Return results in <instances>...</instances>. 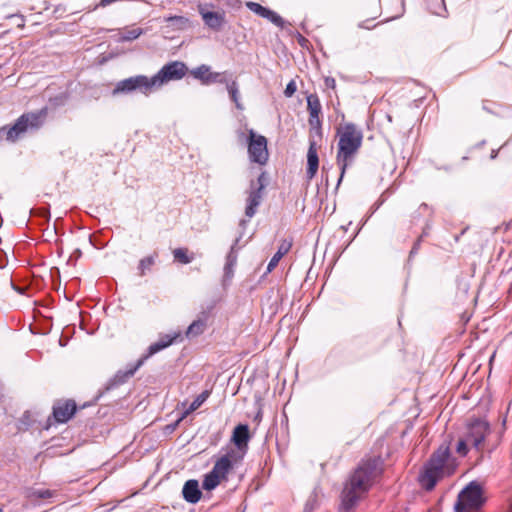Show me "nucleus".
I'll list each match as a JSON object with an SVG mask.
<instances>
[{"mask_svg": "<svg viewBox=\"0 0 512 512\" xmlns=\"http://www.w3.org/2000/svg\"><path fill=\"white\" fill-rule=\"evenodd\" d=\"M182 496L184 500L190 504H196L199 502L202 492L199 488L198 481L195 479L186 481L182 489Z\"/></svg>", "mask_w": 512, "mask_h": 512, "instance_id": "2eb2a0df", "label": "nucleus"}, {"mask_svg": "<svg viewBox=\"0 0 512 512\" xmlns=\"http://www.w3.org/2000/svg\"><path fill=\"white\" fill-rule=\"evenodd\" d=\"M238 243V239L231 246V249L226 257V264L224 266V276L226 279H230L233 276V268L237 262V253L235 247Z\"/></svg>", "mask_w": 512, "mask_h": 512, "instance_id": "412c9836", "label": "nucleus"}, {"mask_svg": "<svg viewBox=\"0 0 512 512\" xmlns=\"http://www.w3.org/2000/svg\"><path fill=\"white\" fill-rule=\"evenodd\" d=\"M296 89H297V87H296L295 82L294 81H290L287 84V86H286V88L284 90L285 96L286 97H291L296 92Z\"/></svg>", "mask_w": 512, "mask_h": 512, "instance_id": "f704fd0d", "label": "nucleus"}, {"mask_svg": "<svg viewBox=\"0 0 512 512\" xmlns=\"http://www.w3.org/2000/svg\"><path fill=\"white\" fill-rule=\"evenodd\" d=\"M222 479L212 470L205 476L202 487L204 490L210 491L218 486Z\"/></svg>", "mask_w": 512, "mask_h": 512, "instance_id": "b1692460", "label": "nucleus"}, {"mask_svg": "<svg viewBox=\"0 0 512 512\" xmlns=\"http://www.w3.org/2000/svg\"><path fill=\"white\" fill-rule=\"evenodd\" d=\"M207 318L208 315L206 313H202V316L199 319L193 321L189 325L186 331V336L188 338H192L201 335L206 329Z\"/></svg>", "mask_w": 512, "mask_h": 512, "instance_id": "6ab92c4d", "label": "nucleus"}, {"mask_svg": "<svg viewBox=\"0 0 512 512\" xmlns=\"http://www.w3.org/2000/svg\"><path fill=\"white\" fill-rule=\"evenodd\" d=\"M164 20H165V22L172 23L173 25H176L179 28L184 27L188 22L187 18H185L183 16H176V15L166 17V18H164Z\"/></svg>", "mask_w": 512, "mask_h": 512, "instance_id": "473e14b6", "label": "nucleus"}, {"mask_svg": "<svg viewBox=\"0 0 512 512\" xmlns=\"http://www.w3.org/2000/svg\"><path fill=\"white\" fill-rule=\"evenodd\" d=\"M155 258H156V254L145 257L140 260L139 265H138L140 275H144L146 273V271L149 270L154 265Z\"/></svg>", "mask_w": 512, "mask_h": 512, "instance_id": "cd10ccee", "label": "nucleus"}, {"mask_svg": "<svg viewBox=\"0 0 512 512\" xmlns=\"http://www.w3.org/2000/svg\"><path fill=\"white\" fill-rule=\"evenodd\" d=\"M326 85L328 87L334 88L335 87V80L333 78H326Z\"/></svg>", "mask_w": 512, "mask_h": 512, "instance_id": "c9c22d12", "label": "nucleus"}, {"mask_svg": "<svg viewBox=\"0 0 512 512\" xmlns=\"http://www.w3.org/2000/svg\"><path fill=\"white\" fill-rule=\"evenodd\" d=\"M76 411V404L72 400L58 403L53 408V415L57 422L64 423L68 421Z\"/></svg>", "mask_w": 512, "mask_h": 512, "instance_id": "4468645a", "label": "nucleus"}, {"mask_svg": "<svg viewBox=\"0 0 512 512\" xmlns=\"http://www.w3.org/2000/svg\"><path fill=\"white\" fill-rule=\"evenodd\" d=\"M186 72L187 67L183 62L173 61L164 65L149 81L152 83L153 89H158L169 81L182 79Z\"/></svg>", "mask_w": 512, "mask_h": 512, "instance_id": "0eeeda50", "label": "nucleus"}, {"mask_svg": "<svg viewBox=\"0 0 512 512\" xmlns=\"http://www.w3.org/2000/svg\"><path fill=\"white\" fill-rule=\"evenodd\" d=\"M10 285H11V286H12V287L17 291V292H19V293H22V292H23V291H22V289L16 288V287L14 286L13 282H10Z\"/></svg>", "mask_w": 512, "mask_h": 512, "instance_id": "e433bc0d", "label": "nucleus"}, {"mask_svg": "<svg viewBox=\"0 0 512 512\" xmlns=\"http://www.w3.org/2000/svg\"><path fill=\"white\" fill-rule=\"evenodd\" d=\"M241 461L242 455L237 453L235 449H229L215 462L212 471L224 480L234 466Z\"/></svg>", "mask_w": 512, "mask_h": 512, "instance_id": "f8f14e48", "label": "nucleus"}, {"mask_svg": "<svg viewBox=\"0 0 512 512\" xmlns=\"http://www.w3.org/2000/svg\"><path fill=\"white\" fill-rule=\"evenodd\" d=\"M263 18L267 19L268 21H270L271 23H273L274 25H276L279 28L284 27L283 18L280 15H278L276 12H274L270 9L267 10V12L263 16Z\"/></svg>", "mask_w": 512, "mask_h": 512, "instance_id": "c756f323", "label": "nucleus"}, {"mask_svg": "<svg viewBox=\"0 0 512 512\" xmlns=\"http://www.w3.org/2000/svg\"><path fill=\"white\" fill-rule=\"evenodd\" d=\"M240 224L244 225L245 224V220H241Z\"/></svg>", "mask_w": 512, "mask_h": 512, "instance_id": "58836bf2", "label": "nucleus"}, {"mask_svg": "<svg viewBox=\"0 0 512 512\" xmlns=\"http://www.w3.org/2000/svg\"><path fill=\"white\" fill-rule=\"evenodd\" d=\"M248 154L250 161L259 165H265L269 157L267 139L252 129L249 131Z\"/></svg>", "mask_w": 512, "mask_h": 512, "instance_id": "9d476101", "label": "nucleus"}, {"mask_svg": "<svg viewBox=\"0 0 512 512\" xmlns=\"http://www.w3.org/2000/svg\"><path fill=\"white\" fill-rule=\"evenodd\" d=\"M338 136L337 164L341 171L340 183L347 167L352 163L355 154L361 147L363 135L356 125L348 123L338 131Z\"/></svg>", "mask_w": 512, "mask_h": 512, "instance_id": "f03ea898", "label": "nucleus"}, {"mask_svg": "<svg viewBox=\"0 0 512 512\" xmlns=\"http://www.w3.org/2000/svg\"><path fill=\"white\" fill-rule=\"evenodd\" d=\"M382 472V461L379 457L363 461L355 470L349 483L342 492L341 510L350 511L361 496L370 488L373 480Z\"/></svg>", "mask_w": 512, "mask_h": 512, "instance_id": "f257e3e1", "label": "nucleus"}, {"mask_svg": "<svg viewBox=\"0 0 512 512\" xmlns=\"http://www.w3.org/2000/svg\"><path fill=\"white\" fill-rule=\"evenodd\" d=\"M469 446H471V444L462 436L456 445V452L460 456H466L469 451Z\"/></svg>", "mask_w": 512, "mask_h": 512, "instance_id": "2f4dec72", "label": "nucleus"}, {"mask_svg": "<svg viewBox=\"0 0 512 512\" xmlns=\"http://www.w3.org/2000/svg\"><path fill=\"white\" fill-rule=\"evenodd\" d=\"M250 439V433H249V427L246 424H239L237 425L232 434V442L236 446V452L242 455V458L244 457L247 449H248V442Z\"/></svg>", "mask_w": 512, "mask_h": 512, "instance_id": "ddd939ff", "label": "nucleus"}, {"mask_svg": "<svg viewBox=\"0 0 512 512\" xmlns=\"http://www.w3.org/2000/svg\"><path fill=\"white\" fill-rule=\"evenodd\" d=\"M53 492L48 489H37L33 491V496L41 499H46L52 497Z\"/></svg>", "mask_w": 512, "mask_h": 512, "instance_id": "72a5a7b5", "label": "nucleus"}, {"mask_svg": "<svg viewBox=\"0 0 512 512\" xmlns=\"http://www.w3.org/2000/svg\"><path fill=\"white\" fill-rule=\"evenodd\" d=\"M319 158L317 154V148L315 141H310L308 153H307V177L312 179L318 170Z\"/></svg>", "mask_w": 512, "mask_h": 512, "instance_id": "f3484780", "label": "nucleus"}, {"mask_svg": "<svg viewBox=\"0 0 512 512\" xmlns=\"http://www.w3.org/2000/svg\"><path fill=\"white\" fill-rule=\"evenodd\" d=\"M225 74H226L225 72L224 73L211 72L210 74H208V78H206V85H209L212 83H222V84L227 85V82H230V81L226 79Z\"/></svg>", "mask_w": 512, "mask_h": 512, "instance_id": "c85d7f7f", "label": "nucleus"}, {"mask_svg": "<svg viewBox=\"0 0 512 512\" xmlns=\"http://www.w3.org/2000/svg\"><path fill=\"white\" fill-rule=\"evenodd\" d=\"M143 34V30L141 28H132L127 29L121 34V41H132L137 39L140 35Z\"/></svg>", "mask_w": 512, "mask_h": 512, "instance_id": "bb28decb", "label": "nucleus"}, {"mask_svg": "<svg viewBox=\"0 0 512 512\" xmlns=\"http://www.w3.org/2000/svg\"><path fill=\"white\" fill-rule=\"evenodd\" d=\"M307 107L309 111V123L314 126L319 124V114L321 112V103L316 95L307 97Z\"/></svg>", "mask_w": 512, "mask_h": 512, "instance_id": "a211bd4d", "label": "nucleus"}, {"mask_svg": "<svg viewBox=\"0 0 512 512\" xmlns=\"http://www.w3.org/2000/svg\"><path fill=\"white\" fill-rule=\"evenodd\" d=\"M450 447L442 444L430 457L424 466V471L420 475V482L426 490H432L437 481L445 474H450L452 469Z\"/></svg>", "mask_w": 512, "mask_h": 512, "instance_id": "7ed1b4c3", "label": "nucleus"}, {"mask_svg": "<svg viewBox=\"0 0 512 512\" xmlns=\"http://www.w3.org/2000/svg\"><path fill=\"white\" fill-rule=\"evenodd\" d=\"M226 89L230 95L231 100L235 103L238 110H243V104L240 102L239 86L235 80L227 82Z\"/></svg>", "mask_w": 512, "mask_h": 512, "instance_id": "4be33fe9", "label": "nucleus"}, {"mask_svg": "<svg viewBox=\"0 0 512 512\" xmlns=\"http://www.w3.org/2000/svg\"><path fill=\"white\" fill-rule=\"evenodd\" d=\"M484 501L481 486L473 481L458 494L454 509L456 512H480Z\"/></svg>", "mask_w": 512, "mask_h": 512, "instance_id": "423d86ee", "label": "nucleus"}, {"mask_svg": "<svg viewBox=\"0 0 512 512\" xmlns=\"http://www.w3.org/2000/svg\"><path fill=\"white\" fill-rule=\"evenodd\" d=\"M181 336L180 332H173L170 334L161 335L158 341L152 343L148 349L147 353L144 354L137 362L136 364L125 370V371H118L115 375V380L117 383H124L127 379L132 377L135 372L145 363L147 359H149L154 354L160 352L161 350L169 347L172 345L179 337Z\"/></svg>", "mask_w": 512, "mask_h": 512, "instance_id": "39448f33", "label": "nucleus"}, {"mask_svg": "<svg viewBox=\"0 0 512 512\" xmlns=\"http://www.w3.org/2000/svg\"><path fill=\"white\" fill-rule=\"evenodd\" d=\"M0 512H3L1 508H0Z\"/></svg>", "mask_w": 512, "mask_h": 512, "instance_id": "ea45409f", "label": "nucleus"}, {"mask_svg": "<svg viewBox=\"0 0 512 512\" xmlns=\"http://www.w3.org/2000/svg\"><path fill=\"white\" fill-rule=\"evenodd\" d=\"M496 156H497V152L493 150L491 153V159L496 158Z\"/></svg>", "mask_w": 512, "mask_h": 512, "instance_id": "4c0bfd02", "label": "nucleus"}, {"mask_svg": "<svg viewBox=\"0 0 512 512\" xmlns=\"http://www.w3.org/2000/svg\"><path fill=\"white\" fill-rule=\"evenodd\" d=\"M291 246H292V244H291L290 241H286V240L282 241V243L278 247L277 252L274 254V256L271 258V260L268 263V266H267V272L268 273L271 272L277 266V264L279 263L281 258L286 253H288V251L290 250Z\"/></svg>", "mask_w": 512, "mask_h": 512, "instance_id": "aec40b11", "label": "nucleus"}, {"mask_svg": "<svg viewBox=\"0 0 512 512\" xmlns=\"http://www.w3.org/2000/svg\"><path fill=\"white\" fill-rule=\"evenodd\" d=\"M45 117V109L35 113L23 114L12 127L0 129V138L5 135L8 141L14 142L25 133L38 129L43 124Z\"/></svg>", "mask_w": 512, "mask_h": 512, "instance_id": "20e7f679", "label": "nucleus"}, {"mask_svg": "<svg viewBox=\"0 0 512 512\" xmlns=\"http://www.w3.org/2000/svg\"><path fill=\"white\" fill-rule=\"evenodd\" d=\"M210 67L207 65H201L191 71V74L194 78L201 80V82L206 85V78H208V74H210Z\"/></svg>", "mask_w": 512, "mask_h": 512, "instance_id": "a878e982", "label": "nucleus"}, {"mask_svg": "<svg viewBox=\"0 0 512 512\" xmlns=\"http://www.w3.org/2000/svg\"><path fill=\"white\" fill-rule=\"evenodd\" d=\"M173 256L175 260L182 264H189L193 261L194 257L192 255H188V250L186 248H176L173 250Z\"/></svg>", "mask_w": 512, "mask_h": 512, "instance_id": "393cba45", "label": "nucleus"}, {"mask_svg": "<svg viewBox=\"0 0 512 512\" xmlns=\"http://www.w3.org/2000/svg\"><path fill=\"white\" fill-rule=\"evenodd\" d=\"M489 433L490 426L488 422L482 419H473L467 424L463 437L468 440L471 447L475 448L477 451H481Z\"/></svg>", "mask_w": 512, "mask_h": 512, "instance_id": "6e6552de", "label": "nucleus"}, {"mask_svg": "<svg viewBox=\"0 0 512 512\" xmlns=\"http://www.w3.org/2000/svg\"><path fill=\"white\" fill-rule=\"evenodd\" d=\"M149 80L151 79L145 75H137L126 78L124 80L119 81L116 84V87L113 89L112 94H126L138 90L141 93L147 95L154 90L152 83Z\"/></svg>", "mask_w": 512, "mask_h": 512, "instance_id": "1a4fd4ad", "label": "nucleus"}, {"mask_svg": "<svg viewBox=\"0 0 512 512\" xmlns=\"http://www.w3.org/2000/svg\"><path fill=\"white\" fill-rule=\"evenodd\" d=\"M246 7L254 12L255 14H257L258 16L262 17L266 14L268 8L260 5L259 3H256V2H252V1H249V2H246Z\"/></svg>", "mask_w": 512, "mask_h": 512, "instance_id": "7c9ffc66", "label": "nucleus"}, {"mask_svg": "<svg viewBox=\"0 0 512 512\" xmlns=\"http://www.w3.org/2000/svg\"><path fill=\"white\" fill-rule=\"evenodd\" d=\"M265 188V173H261L257 181H251L250 190L246 199L245 215L252 218L262 201V192Z\"/></svg>", "mask_w": 512, "mask_h": 512, "instance_id": "9b49d317", "label": "nucleus"}, {"mask_svg": "<svg viewBox=\"0 0 512 512\" xmlns=\"http://www.w3.org/2000/svg\"><path fill=\"white\" fill-rule=\"evenodd\" d=\"M209 395H210V392L208 390H205L202 393H200L194 399V401L190 404V406L184 411V413H183L182 417L180 418V420L184 419L190 413H192L193 411L197 410L207 400Z\"/></svg>", "mask_w": 512, "mask_h": 512, "instance_id": "5701e85b", "label": "nucleus"}, {"mask_svg": "<svg viewBox=\"0 0 512 512\" xmlns=\"http://www.w3.org/2000/svg\"><path fill=\"white\" fill-rule=\"evenodd\" d=\"M199 13L209 28L219 30L224 23V15L219 12L206 10L203 6H199Z\"/></svg>", "mask_w": 512, "mask_h": 512, "instance_id": "dca6fc26", "label": "nucleus"}]
</instances>
